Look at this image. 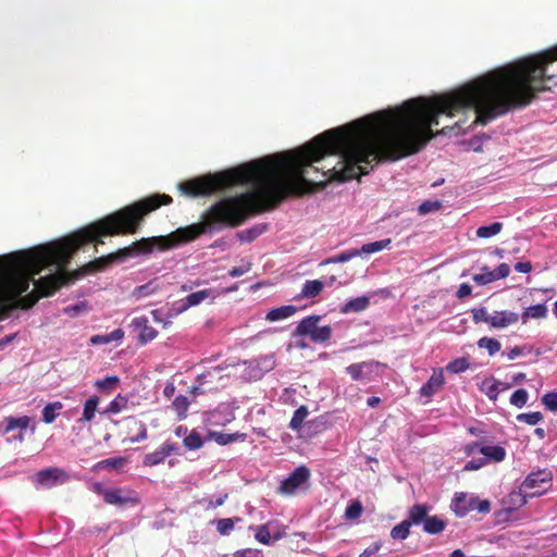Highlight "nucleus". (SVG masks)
<instances>
[{"mask_svg":"<svg viewBox=\"0 0 557 557\" xmlns=\"http://www.w3.org/2000/svg\"><path fill=\"white\" fill-rule=\"evenodd\" d=\"M557 86V45L495 67L442 96L413 98L400 107L368 114L338 127V182L368 174L381 160L396 161L418 152L434 136L438 116H473L471 125L458 120L449 131L466 132L486 124L511 109L528 106L537 92Z\"/></svg>","mask_w":557,"mask_h":557,"instance_id":"1","label":"nucleus"},{"mask_svg":"<svg viewBox=\"0 0 557 557\" xmlns=\"http://www.w3.org/2000/svg\"><path fill=\"white\" fill-rule=\"evenodd\" d=\"M320 315H309L304 318L295 329L293 336H308L314 343H324L333 334L330 325L319 326Z\"/></svg>","mask_w":557,"mask_h":557,"instance_id":"2","label":"nucleus"},{"mask_svg":"<svg viewBox=\"0 0 557 557\" xmlns=\"http://www.w3.org/2000/svg\"><path fill=\"white\" fill-rule=\"evenodd\" d=\"M95 492L102 495L104 502L116 507H134L140 498L137 492L126 487H102L100 484L95 485Z\"/></svg>","mask_w":557,"mask_h":557,"instance_id":"3","label":"nucleus"},{"mask_svg":"<svg viewBox=\"0 0 557 557\" xmlns=\"http://www.w3.org/2000/svg\"><path fill=\"white\" fill-rule=\"evenodd\" d=\"M70 479L69 474L61 468L49 467L35 473L30 480L36 490H48L62 485Z\"/></svg>","mask_w":557,"mask_h":557,"instance_id":"4","label":"nucleus"},{"mask_svg":"<svg viewBox=\"0 0 557 557\" xmlns=\"http://www.w3.org/2000/svg\"><path fill=\"white\" fill-rule=\"evenodd\" d=\"M553 473L548 469H540L537 471L531 472L524 479L521 484V490L528 491L533 490L531 493L532 496L541 495L547 491V488L552 485Z\"/></svg>","mask_w":557,"mask_h":557,"instance_id":"5","label":"nucleus"},{"mask_svg":"<svg viewBox=\"0 0 557 557\" xmlns=\"http://www.w3.org/2000/svg\"><path fill=\"white\" fill-rule=\"evenodd\" d=\"M309 479L310 470L306 466H299L281 482L278 491L285 495H293L298 488L306 484Z\"/></svg>","mask_w":557,"mask_h":557,"instance_id":"6","label":"nucleus"},{"mask_svg":"<svg viewBox=\"0 0 557 557\" xmlns=\"http://www.w3.org/2000/svg\"><path fill=\"white\" fill-rule=\"evenodd\" d=\"M245 364L248 366L247 370L249 377L257 381L260 380L265 373L270 372L275 368L276 360L274 354H269L246 361Z\"/></svg>","mask_w":557,"mask_h":557,"instance_id":"7","label":"nucleus"},{"mask_svg":"<svg viewBox=\"0 0 557 557\" xmlns=\"http://www.w3.org/2000/svg\"><path fill=\"white\" fill-rule=\"evenodd\" d=\"M379 367L380 362L370 360L352 363L346 368V372L354 381H370Z\"/></svg>","mask_w":557,"mask_h":557,"instance_id":"8","label":"nucleus"},{"mask_svg":"<svg viewBox=\"0 0 557 557\" xmlns=\"http://www.w3.org/2000/svg\"><path fill=\"white\" fill-rule=\"evenodd\" d=\"M30 423L32 418L28 416H9L5 417L0 423V430L2 431V433L7 434L14 430L25 431L26 429L30 428V432L34 434L36 431V424L34 423L30 425Z\"/></svg>","mask_w":557,"mask_h":557,"instance_id":"9","label":"nucleus"},{"mask_svg":"<svg viewBox=\"0 0 557 557\" xmlns=\"http://www.w3.org/2000/svg\"><path fill=\"white\" fill-rule=\"evenodd\" d=\"M444 383L445 379L443 369H436L433 371L426 383L421 386L419 394L421 397H425L430 400L442 388Z\"/></svg>","mask_w":557,"mask_h":557,"instance_id":"10","label":"nucleus"},{"mask_svg":"<svg viewBox=\"0 0 557 557\" xmlns=\"http://www.w3.org/2000/svg\"><path fill=\"white\" fill-rule=\"evenodd\" d=\"M218 293L215 289L208 288V289H201L197 290L195 293H191L187 295L185 298L180 299L182 301L183 309H189L191 307H196L203 302L205 300L209 299L211 302L216 298Z\"/></svg>","mask_w":557,"mask_h":557,"instance_id":"11","label":"nucleus"},{"mask_svg":"<svg viewBox=\"0 0 557 557\" xmlns=\"http://www.w3.org/2000/svg\"><path fill=\"white\" fill-rule=\"evenodd\" d=\"M175 444L165 442L157 450L149 453L144 458L145 466H157L164 461L175 450Z\"/></svg>","mask_w":557,"mask_h":557,"instance_id":"12","label":"nucleus"},{"mask_svg":"<svg viewBox=\"0 0 557 557\" xmlns=\"http://www.w3.org/2000/svg\"><path fill=\"white\" fill-rule=\"evenodd\" d=\"M131 326L140 330L138 339L143 345L151 342L158 335V332L152 326L148 325V319L144 315L134 318Z\"/></svg>","mask_w":557,"mask_h":557,"instance_id":"13","label":"nucleus"},{"mask_svg":"<svg viewBox=\"0 0 557 557\" xmlns=\"http://www.w3.org/2000/svg\"><path fill=\"white\" fill-rule=\"evenodd\" d=\"M519 321V314L512 311H494L491 314V327L505 329L509 325L516 324Z\"/></svg>","mask_w":557,"mask_h":557,"instance_id":"14","label":"nucleus"},{"mask_svg":"<svg viewBox=\"0 0 557 557\" xmlns=\"http://www.w3.org/2000/svg\"><path fill=\"white\" fill-rule=\"evenodd\" d=\"M475 497L459 493L455 495L453 500V509L459 517H465L468 512L474 511Z\"/></svg>","mask_w":557,"mask_h":557,"instance_id":"15","label":"nucleus"},{"mask_svg":"<svg viewBox=\"0 0 557 557\" xmlns=\"http://www.w3.org/2000/svg\"><path fill=\"white\" fill-rule=\"evenodd\" d=\"M429 511L430 507L426 506L425 504L413 505L409 509L408 517L405 520L409 522L410 525H419L421 523H424L425 519L428 518Z\"/></svg>","mask_w":557,"mask_h":557,"instance_id":"16","label":"nucleus"},{"mask_svg":"<svg viewBox=\"0 0 557 557\" xmlns=\"http://www.w3.org/2000/svg\"><path fill=\"white\" fill-rule=\"evenodd\" d=\"M479 453L483 455L482 458H486V463L488 461L500 462L506 457V450L503 446L499 445H482L480 446Z\"/></svg>","mask_w":557,"mask_h":557,"instance_id":"17","label":"nucleus"},{"mask_svg":"<svg viewBox=\"0 0 557 557\" xmlns=\"http://www.w3.org/2000/svg\"><path fill=\"white\" fill-rule=\"evenodd\" d=\"M370 305V298L368 296H359L346 301L342 308V313L361 312L366 310Z\"/></svg>","mask_w":557,"mask_h":557,"instance_id":"18","label":"nucleus"},{"mask_svg":"<svg viewBox=\"0 0 557 557\" xmlns=\"http://www.w3.org/2000/svg\"><path fill=\"white\" fill-rule=\"evenodd\" d=\"M324 288V283L320 280H308L304 283L299 298H314Z\"/></svg>","mask_w":557,"mask_h":557,"instance_id":"19","label":"nucleus"},{"mask_svg":"<svg viewBox=\"0 0 557 557\" xmlns=\"http://www.w3.org/2000/svg\"><path fill=\"white\" fill-rule=\"evenodd\" d=\"M548 309L544 304H537L528 307L521 314L522 323H527L530 319H544L547 317Z\"/></svg>","mask_w":557,"mask_h":557,"instance_id":"20","label":"nucleus"},{"mask_svg":"<svg viewBox=\"0 0 557 557\" xmlns=\"http://www.w3.org/2000/svg\"><path fill=\"white\" fill-rule=\"evenodd\" d=\"M297 311V308L293 305H286L278 308H274L267 313V320L274 322L292 317Z\"/></svg>","mask_w":557,"mask_h":557,"instance_id":"21","label":"nucleus"},{"mask_svg":"<svg viewBox=\"0 0 557 557\" xmlns=\"http://www.w3.org/2000/svg\"><path fill=\"white\" fill-rule=\"evenodd\" d=\"M98 404H99L98 396L89 397L84 404L83 416L81 419L77 420V422L78 423L90 422L95 418V413H96Z\"/></svg>","mask_w":557,"mask_h":557,"instance_id":"22","label":"nucleus"},{"mask_svg":"<svg viewBox=\"0 0 557 557\" xmlns=\"http://www.w3.org/2000/svg\"><path fill=\"white\" fill-rule=\"evenodd\" d=\"M267 224H257L248 230H244L237 234V237L243 243H250L259 237L267 231Z\"/></svg>","mask_w":557,"mask_h":557,"instance_id":"23","label":"nucleus"},{"mask_svg":"<svg viewBox=\"0 0 557 557\" xmlns=\"http://www.w3.org/2000/svg\"><path fill=\"white\" fill-rule=\"evenodd\" d=\"M246 434L243 433H223V432H210V438L216 442L219 445H227L237 440L244 441Z\"/></svg>","mask_w":557,"mask_h":557,"instance_id":"24","label":"nucleus"},{"mask_svg":"<svg viewBox=\"0 0 557 557\" xmlns=\"http://www.w3.org/2000/svg\"><path fill=\"white\" fill-rule=\"evenodd\" d=\"M391 244H392V240L389 238L364 244V245H362L361 248L358 249L359 255L361 256V255H371V253L379 252L385 248H388Z\"/></svg>","mask_w":557,"mask_h":557,"instance_id":"25","label":"nucleus"},{"mask_svg":"<svg viewBox=\"0 0 557 557\" xmlns=\"http://www.w3.org/2000/svg\"><path fill=\"white\" fill-rule=\"evenodd\" d=\"M445 529V522L437 516L429 517L423 523V531L429 534H438Z\"/></svg>","mask_w":557,"mask_h":557,"instance_id":"26","label":"nucleus"},{"mask_svg":"<svg viewBox=\"0 0 557 557\" xmlns=\"http://www.w3.org/2000/svg\"><path fill=\"white\" fill-rule=\"evenodd\" d=\"M62 408L63 405L60 401L47 404L42 409V421L47 424L52 423L58 416V411Z\"/></svg>","mask_w":557,"mask_h":557,"instance_id":"27","label":"nucleus"},{"mask_svg":"<svg viewBox=\"0 0 557 557\" xmlns=\"http://www.w3.org/2000/svg\"><path fill=\"white\" fill-rule=\"evenodd\" d=\"M309 410L306 406H300L294 411V414L289 421V428L293 431H297L301 428L305 419L308 417Z\"/></svg>","mask_w":557,"mask_h":557,"instance_id":"28","label":"nucleus"},{"mask_svg":"<svg viewBox=\"0 0 557 557\" xmlns=\"http://www.w3.org/2000/svg\"><path fill=\"white\" fill-rule=\"evenodd\" d=\"M478 347L482 348V349H486L488 352V356H494L495 354H497L500 350L502 344L496 338L484 336L478 341Z\"/></svg>","mask_w":557,"mask_h":557,"instance_id":"29","label":"nucleus"},{"mask_svg":"<svg viewBox=\"0 0 557 557\" xmlns=\"http://www.w3.org/2000/svg\"><path fill=\"white\" fill-rule=\"evenodd\" d=\"M503 228L500 222H494L490 225L480 226L476 230V236L480 238H490L497 235Z\"/></svg>","mask_w":557,"mask_h":557,"instance_id":"30","label":"nucleus"},{"mask_svg":"<svg viewBox=\"0 0 557 557\" xmlns=\"http://www.w3.org/2000/svg\"><path fill=\"white\" fill-rule=\"evenodd\" d=\"M360 256L359 255V250L358 249H348V250H345V251H342L341 253L334 256V257H331L329 259H326L324 261L325 264L327 263H345V262H348L350 261L352 258L355 257H358Z\"/></svg>","mask_w":557,"mask_h":557,"instance_id":"31","label":"nucleus"},{"mask_svg":"<svg viewBox=\"0 0 557 557\" xmlns=\"http://www.w3.org/2000/svg\"><path fill=\"white\" fill-rule=\"evenodd\" d=\"M183 442H184V446L189 450L199 449L203 445V441H202L200 434L196 430H193L191 432H189V434L185 436Z\"/></svg>","mask_w":557,"mask_h":557,"instance_id":"32","label":"nucleus"},{"mask_svg":"<svg viewBox=\"0 0 557 557\" xmlns=\"http://www.w3.org/2000/svg\"><path fill=\"white\" fill-rule=\"evenodd\" d=\"M410 524L406 520L401 521L391 530V536L394 540H406L410 533Z\"/></svg>","mask_w":557,"mask_h":557,"instance_id":"33","label":"nucleus"},{"mask_svg":"<svg viewBox=\"0 0 557 557\" xmlns=\"http://www.w3.org/2000/svg\"><path fill=\"white\" fill-rule=\"evenodd\" d=\"M470 367V363L467 358H457L447 363L446 370L449 373L458 374L467 371Z\"/></svg>","mask_w":557,"mask_h":557,"instance_id":"34","label":"nucleus"},{"mask_svg":"<svg viewBox=\"0 0 557 557\" xmlns=\"http://www.w3.org/2000/svg\"><path fill=\"white\" fill-rule=\"evenodd\" d=\"M126 458L124 457H113L99 461L96 465L97 469H120L126 463Z\"/></svg>","mask_w":557,"mask_h":557,"instance_id":"35","label":"nucleus"},{"mask_svg":"<svg viewBox=\"0 0 557 557\" xmlns=\"http://www.w3.org/2000/svg\"><path fill=\"white\" fill-rule=\"evenodd\" d=\"M255 530V537L258 542L264 545L271 543V534L268 524L251 527Z\"/></svg>","mask_w":557,"mask_h":557,"instance_id":"36","label":"nucleus"},{"mask_svg":"<svg viewBox=\"0 0 557 557\" xmlns=\"http://www.w3.org/2000/svg\"><path fill=\"white\" fill-rule=\"evenodd\" d=\"M172 406L180 416V418H185L186 411L189 407L188 398L184 395H178L174 398Z\"/></svg>","mask_w":557,"mask_h":557,"instance_id":"37","label":"nucleus"},{"mask_svg":"<svg viewBox=\"0 0 557 557\" xmlns=\"http://www.w3.org/2000/svg\"><path fill=\"white\" fill-rule=\"evenodd\" d=\"M472 280L478 285H486V284H490V283L496 281L494 271H490V269L487 267H483L482 272L479 274H474Z\"/></svg>","mask_w":557,"mask_h":557,"instance_id":"38","label":"nucleus"},{"mask_svg":"<svg viewBox=\"0 0 557 557\" xmlns=\"http://www.w3.org/2000/svg\"><path fill=\"white\" fill-rule=\"evenodd\" d=\"M362 510L363 508L359 500H351L345 510V517L348 520L357 519L361 516Z\"/></svg>","mask_w":557,"mask_h":557,"instance_id":"39","label":"nucleus"},{"mask_svg":"<svg viewBox=\"0 0 557 557\" xmlns=\"http://www.w3.org/2000/svg\"><path fill=\"white\" fill-rule=\"evenodd\" d=\"M529 398V394L525 389L520 388L515 391L510 396V404L517 408H522Z\"/></svg>","mask_w":557,"mask_h":557,"instance_id":"40","label":"nucleus"},{"mask_svg":"<svg viewBox=\"0 0 557 557\" xmlns=\"http://www.w3.org/2000/svg\"><path fill=\"white\" fill-rule=\"evenodd\" d=\"M442 208V202L438 200H426L418 207V213L420 215H426L435 212Z\"/></svg>","mask_w":557,"mask_h":557,"instance_id":"41","label":"nucleus"},{"mask_svg":"<svg viewBox=\"0 0 557 557\" xmlns=\"http://www.w3.org/2000/svg\"><path fill=\"white\" fill-rule=\"evenodd\" d=\"M532 351V348L528 345L515 346L510 348L508 351L503 352V356H506L508 360H515L518 357L525 356Z\"/></svg>","mask_w":557,"mask_h":557,"instance_id":"42","label":"nucleus"},{"mask_svg":"<svg viewBox=\"0 0 557 557\" xmlns=\"http://www.w3.org/2000/svg\"><path fill=\"white\" fill-rule=\"evenodd\" d=\"M543 420V414L539 411L520 413L517 416V421L527 423L529 425H536Z\"/></svg>","mask_w":557,"mask_h":557,"instance_id":"43","label":"nucleus"},{"mask_svg":"<svg viewBox=\"0 0 557 557\" xmlns=\"http://www.w3.org/2000/svg\"><path fill=\"white\" fill-rule=\"evenodd\" d=\"M471 313H472L473 321L475 323L485 322L488 325H491V314L492 313H488L485 307L473 308L471 310Z\"/></svg>","mask_w":557,"mask_h":557,"instance_id":"44","label":"nucleus"},{"mask_svg":"<svg viewBox=\"0 0 557 557\" xmlns=\"http://www.w3.org/2000/svg\"><path fill=\"white\" fill-rule=\"evenodd\" d=\"M186 311V309H183L182 301L177 300L175 301L172 307L165 312L166 314V322H164V327L170 325L172 323V320L177 317L178 314Z\"/></svg>","mask_w":557,"mask_h":557,"instance_id":"45","label":"nucleus"},{"mask_svg":"<svg viewBox=\"0 0 557 557\" xmlns=\"http://www.w3.org/2000/svg\"><path fill=\"white\" fill-rule=\"evenodd\" d=\"M226 498L227 494H223L216 497V499L214 500L212 498H201L197 503L199 505H203L206 509H214L216 507L222 506L225 503Z\"/></svg>","mask_w":557,"mask_h":557,"instance_id":"46","label":"nucleus"},{"mask_svg":"<svg viewBox=\"0 0 557 557\" xmlns=\"http://www.w3.org/2000/svg\"><path fill=\"white\" fill-rule=\"evenodd\" d=\"M127 400L119 395L116 398H114L107 407L106 412L107 413H119L126 407Z\"/></svg>","mask_w":557,"mask_h":557,"instance_id":"47","label":"nucleus"},{"mask_svg":"<svg viewBox=\"0 0 557 557\" xmlns=\"http://www.w3.org/2000/svg\"><path fill=\"white\" fill-rule=\"evenodd\" d=\"M156 290H157V286L154 284V281H150L144 285L136 287L134 294L137 297H147V296L156 293Z\"/></svg>","mask_w":557,"mask_h":557,"instance_id":"48","label":"nucleus"},{"mask_svg":"<svg viewBox=\"0 0 557 557\" xmlns=\"http://www.w3.org/2000/svg\"><path fill=\"white\" fill-rule=\"evenodd\" d=\"M234 529V522L230 518L219 519L216 530L221 535H227Z\"/></svg>","mask_w":557,"mask_h":557,"instance_id":"49","label":"nucleus"},{"mask_svg":"<svg viewBox=\"0 0 557 557\" xmlns=\"http://www.w3.org/2000/svg\"><path fill=\"white\" fill-rule=\"evenodd\" d=\"M542 403L550 411H557V392H550L542 397Z\"/></svg>","mask_w":557,"mask_h":557,"instance_id":"50","label":"nucleus"},{"mask_svg":"<svg viewBox=\"0 0 557 557\" xmlns=\"http://www.w3.org/2000/svg\"><path fill=\"white\" fill-rule=\"evenodd\" d=\"M87 304L85 301H81L75 305L67 306L64 308V312L70 317H76L81 314L82 312L86 311Z\"/></svg>","mask_w":557,"mask_h":557,"instance_id":"51","label":"nucleus"},{"mask_svg":"<svg viewBox=\"0 0 557 557\" xmlns=\"http://www.w3.org/2000/svg\"><path fill=\"white\" fill-rule=\"evenodd\" d=\"M119 383L117 376H107L103 380H98L95 385L99 389H110Z\"/></svg>","mask_w":557,"mask_h":557,"instance_id":"52","label":"nucleus"},{"mask_svg":"<svg viewBox=\"0 0 557 557\" xmlns=\"http://www.w3.org/2000/svg\"><path fill=\"white\" fill-rule=\"evenodd\" d=\"M485 465H486V458H482V457L472 458L465 465L463 470L465 471H474V470L481 469Z\"/></svg>","mask_w":557,"mask_h":557,"instance_id":"53","label":"nucleus"},{"mask_svg":"<svg viewBox=\"0 0 557 557\" xmlns=\"http://www.w3.org/2000/svg\"><path fill=\"white\" fill-rule=\"evenodd\" d=\"M251 269V264L249 262L243 263L242 265L234 267L230 270L228 274L232 277H239L246 273H248Z\"/></svg>","mask_w":557,"mask_h":557,"instance_id":"54","label":"nucleus"},{"mask_svg":"<svg viewBox=\"0 0 557 557\" xmlns=\"http://www.w3.org/2000/svg\"><path fill=\"white\" fill-rule=\"evenodd\" d=\"M233 557H263V554L259 549H240L234 553Z\"/></svg>","mask_w":557,"mask_h":557,"instance_id":"55","label":"nucleus"},{"mask_svg":"<svg viewBox=\"0 0 557 557\" xmlns=\"http://www.w3.org/2000/svg\"><path fill=\"white\" fill-rule=\"evenodd\" d=\"M509 273H510V268L507 263H500L494 270V275H495L496 281L507 277L509 275Z\"/></svg>","mask_w":557,"mask_h":557,"instance_id":"56","label":"nucleus"},{"mask_svg":"<svg viewBox=\"0 0 557 557\" xmlns=\"http://www.w3.org/2000/svg\"><path fill=\"white\" fill-rule=\"evenodd\" d=\"M474 510L481 513H486L491 510V503L486 499L481 500L478 497H475Z\"/></svg>","mask_w":557,"mask_h":557,"instance_id":"57","label":"nucleus"},{"mask_svg":"<svg viewBox=\"0 0 557 557\" xmlns=\"http://www.w3.org/2000/svg\"><path fill=\"white\" fill-rule=\"evenodd\" d=\"M108 342H119L122 341L124 337V331L122 329H115L111 333L106 334Z\"/></svg>","mask_w":557,"mask_h":557,"instance_id":"58","label":"nucleus"},{"mask_svg":"<svg viewBox=\"0 0 557 557\" xmlns=\"http://www.w3.org/2000/svg\"><path fill=\"white\" fill-rule=\"evenodd\" d=\"M381 548V544L375 542L373 544H371L369 547H367L361 554L359 557H370L374 554H376L379 552V549Z\"/></svg>","mask_w":557,"mask_h":557,"instance_id":"59","label":"nucleus"},{"mask_svg":"<svg viewBox=\"0 0 557 557\" xmlns=\"http://www.w3.org/2000/svg\"><path fill=\"white\" fill-rule=\"evenodd\" d=\"M472 292V287L467 284V283H463L459 286L458 290H457V297L458 298H465L467 296H469Z\"/></svg>","mask_w":557,"mask_h":557,"instance_id":"60","label":"nucleus"},{"mask_svg":"<svg viewBox=\"0 0 557 557\" xmlns=\"http://www.w3.org/2000/svg\"><path fill=\"white\" fill-rule=\"evenodd\" d=\"M151 314H152L154 322L162 323L163 325H164V322H166V314L162 310H160V309L152 310Z\"/></svg>","mask_w":557,"mask_h":557,"instance_id":"61","label":"nucleus"},{"mask_svg":"<svg viewBox=\"0 0 557 557\" xmlns=\"http://www.w3.org/2000/svg\"><path fill=\"white\" fill-rule=\"evenodd\" d=\"M90 343H91L92 345H103V344H109V342H108V338H107V335H106V334H97V335L91 336V338H90Z\"/></svg>","mask_w":557,"mask_h":557,"instance_id":"62","label":"nucleus"},{"mask_svg":"<svg viewBox=\"0 0 557 557\" xmlns=\"http://www.w3.org/2000/svg\"><path fill=\"white\" fill-rule=\"evenodd\" d=\"M482 445H483V444H482V443H480V442H473V443H471V444H468V445L466 446V449H465V450H466V454H467L468 456H470V455H474L475 453H479L480 446H482Z\"/></svg>","mask_w":557,"mask_h":557,"instance_id":"63","label":"nucleus"},{"mask_svg":"<svg viewBox=\"0 0 557 557\" xmlns=\"http://www.w3.org/2000/svg\"><path fill=\"white\" fill-rule=\"evenodd\" d=\"M515 270L520 273H529L532 270L530 262H518L515 265Z\"/></svg>","mask_w":557,"mask_h":557,"instance_id":"64","label":"nucleus"}]
</instances>
